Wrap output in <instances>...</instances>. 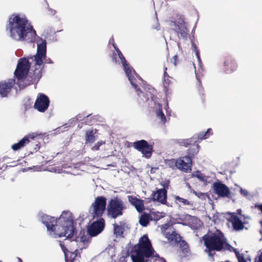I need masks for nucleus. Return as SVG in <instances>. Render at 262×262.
Wrapping results in <instances>:
<instances>
[{
  "instance_id": "nucleus-1",
  "label": "nucleus",
  "mask_w": 262,
  "mask_h": 262,
  "mask_svg": "<svg viewBox=\"0 0 262 262\" xmlns=\"http://www.w3.org/2000/svg\"><path fill=\"white\" fill-rule=\"evenodd\" d=\"M6 29L9 31L10 37L16 41L32 42L36 36V31L28 23V19L26 17H21L18 14L11 15Z\"/></svg>"
},
{
  "instance_id": "nucleus-2",
  "label": "nucleus",
  "mask_w": 262,
  "mask_h": 262,
  "mask_svg": "<svg viewBox=\"0 0 262 262\" xmlns=\"http://www.w3.org/2000/svg\"><path fill=\"white\" fill-rule=\"evenodd\" d=\"M41 219L48 230L51 232L56 231V234L59 237L66 236L70 238L73 236L75 228L69 211H63L59 218L43 214L41 216Z\"/></svg>"
},
{
  "instance_id": "nucleus-3",
  "label": "nucleus",
  "mask_w": 262,
  "mask_h": 262,
  "mask_svg": "<svg viewBox=\"0 0 262 262\" xmlns=\"http://www.w3.org/2000/svg\"><path fill=\"white\" fill-rule=\"evenodd\" d=\"M225 237L223 233L217 229L214 232L209 230L202 237L204 245L206 247L205 251L208 253L209 256L213 257L215 254V251L223 250Z\"/></svg>"
},
{
  "instance_id": "nucleus-4",
  "label": "nucleus",
  "mask_w": 262,
  "mask_h": 262,
  "mask_svg": "<svg viewBox=\"0 0 262 262\" xmlns=\"http://www.w3.org/2000/svg\"><path fill=\"white\" fill-rule=\"evenodd\" d=\"M47 53L46 41L44 40L42 43L37 45V53L34 56V61L35 68L31 76L32 83L38 82L42 76L43 68L41 67L43 61L45 60V63H52L51 59H46Z\"/></svg>"
},
{
  "instance_id": "nucleus-5",
  "label": "nucleus",
  "mask_w": 262,
  "mask_h": 262,
  "mask_svg": "<svg viewBox=\"0 0 262 262\" xmlns=\"http://www.w3.org/2000/svg\"><path fill=\"white\" fill-rule=\"evenodd\" d=\"M155 251L147 234L143 235L139 239L138 248L131 254L133 262H142V256L151 257Z\"/></svg>"
},
{
  "instance_id": "nucleus-6",
  "label": "nucleus",
  "mask_w": 262,
  "mask_h": 262,
  "mask_svg": "<svg viewBox=\"0 0 262 262\" xmlns=\"http://www.w3.org/2000/svg\"><path fill=\"white\" fill-rule=\"evenodd\" d=\"M34 56H28L27 57H23L19 59L17 67L14 71V74L17 79V84L20 88H24L27 84H22L20 83L27 77L28 74L29 69L31 67V63L29 59L34 61Z\"/></svg>"
},
{
  "instance_id": "nucleus-7",
  "label": "nucleus",
  "mask_w": 262,
  "mask_h": 262,
  "mask_svg": "<svg viewBox=\"0 0 262 262\" xmlns=\"http://www.w3.org/2000/svg\"><path fill=\"white\" fill-rule=\"evenodd\" d=\"M125 209L123 202L118 197H115L108 202L107 214L109 217L115 219L122 215Z\"/></svg>"
},
{
  "instance_id": "nucleus-8",
  "label": "nucleus",
  "mask_w": 262,
  "mask_h": 262,
  "mask_svg": "<svg viewBox=\"0 0 262 262\" xmlns=\"http://www.w3.org/2000/svg\"><path fill=\"white\" fill-rule=\"evenodd\" d=\"M178 62V56L174 55L172 58L170 59V61L167 60L166 64H164V79H163V86L164 91L165 93L167 94L169 93L172 88L173 83L171 81L172 77H170L167 73V67H170L171 63H173L174 66L177 65Z\"/></svg>"
},
{
  "instance_id": "nucleus-9",
  "label": "nucleus",
  "mask_w": 262,
  "mask_h": 262,
  "mask_svg": "<svg viewBox=\"0 0 262 262\" xmlns=\"http://www.w3.org/2000/svg\"><path fill=\"white\" fill-rule=\"evenodd\" d=\"M133 147L141 152L146 158H150L152 154L153 145L148 144L145 140H141L133 143Z\"/></svg>"
},
{
  "instance_id": "nucleus-10",
  "label": "nucleus",
  "mask_w": 262,
  "mask_h": 262,
  "mask_svg": "<svg viewBox=\"0 0 262 262\" xmlns=\"http://www.w3.org/2000/svg\"><path fill=\"white\" fill-rule=\"evenodd\" d=\"M119 52L120 54L118 56L121 60V63L123 66L124 70L125 72L127 77H128L129 81H130L131 84L134 86V88H135L137 92H142L139 86L135 82V78H134V76H133L132 73V68L127 63V61L126 60L125 57H124L121 52Z\"/></svg>"
},
{
  "instance_id": "nucleus-11",
  "label": "nucleus",
  "mask_w": 262,
  "mask_h": 262,
  "mask_svg": "<svg viewBox=\"0 0 262 262\" xmlns=\"http://www.w3.org/2000/svg\"><path fill=\"white\" fill-rule=\"evenodd\" d=\"M106 205V199L102 196H98L92 204L93 214L94 217H100L103 214Z\"/></svg>"
},
{
  "instance_id": "nucleus-12",
  "label": "nucleus",
  "mask_w": 262,
  "mask_h": 262,
  "mask_svg": "<svg viewBox=\"0 0 262 262\" xmlns=\"http://www.w3.org/2000/svg\"><path fill=\"white\" fill-rule=\"evenodd\" d=\"M104 227L105 221L103 218L100 217L88 227V233L92 237L96 236L103 230Z\"/></svg>"
},
{
  "instance_id": "nucleus-13",
  "label": "nucleus",
  "mask_w": 262,
  "mask_h": 262,
  "mask_svg": "<svg viewBox=\"0 0 262 262\" xmlns=\"http://www.w3.org/2000/svg\"><path fill=\"white\" fill-rule=\"evenodd\" d=\"M50 104L49 98L44 94H39L34 107L39 112L43 113L48 109Z\"/></svg>"
},
{
  "instance_id": "nucleus-14",
  "label": "nucleus",
  "mask_w": 262,
  "mask_h": 262,
  "mask_svg": "<svg viewBox=\"0 0 262 262\" xmlns=\"http://www.w3.org/2000/svg\"><path fill=\"white\" fill-rule=\"evenodd\" d=\"M192 160L188 156H184L178 159V169L184 172H189L191 170Z\"/></svg>"
},
{
  "instance_id": "nucleus-15",
  "label": "nucleus",
  "mask_w": 262,
  "mask_h": 262,
  "mask_svg": "<svg viewBox=\"0 0 262 262\" xmlns=\"http://www.w3.org/2000/svg\"><path fill=\"white\" fill-rule=\"evenodd\" d=\"M237 68V63L232 56H227L224 58L223 70L226 73H231L236 70Z\"/></svg>"
},
{
  "instance_id": "nucleus-16",
  "label": "nucleus",
  "mask_w": 262,
  "mask_h": 262,
  "mask_svg": "<svg viewBox=\"0 0 262 262\" xmlns=\"http://www.w3.org/2000/svg\"><path fill=\"white\" fill-rule=\"evenodd\" d=\"M37 135L35 133H31L25 136L18 142L13 144L11 148L13 150H18L24 147L27 144L34 140Z\"/></svg>"
},
{
  "instance_id": "nucleus-17",
  "label": "nucleus",
  "mask_w": 262,
  "mask_h": 262,
  "mask_svg": "<svg viewBox=\"0 0 262 262\" xmlns=\"http://www.w3.org/2000/svg\"><path fill=\"white\" fill-rule=\"evenodd\" d=\"M15 83L14 79H9L8 81L0 82V95L2 97H7L11 91L12 88Z\"/></svg>"
},
{
  "instance_id": "nucleus-18",
  "label": "nucleus",
  "mask_w": 262,
  "mask_h": 262,
  "mask_svg": "<svg viewBox=\"0 0 262 262\" xmlns=\"http://www.w3.org/2000/svg\"><path fill=\"white\" fill-rule=\"evenodd\" d=\"M214 192L221 197H227L230 193L229 188L221 182H215L213 184Z\"/></svg>"
},
{
  "instance_id": "nucleus-19",
  "label": "nucleus",
  "mask_w": 262,
  "mask_h": 262,
  "mask_svg": "<svg viewBox=\"0 0 262 262\" xmlns=\"http://www.w3.org/2000/svg\"><path fill=\"white\" fill-rule=\"evenodd\" d=\"M164 188L163 189H159L155 192L152 194V199L154 201H158L162 204H165L167 199V191L165 188L168 187V185H164Z\"/></svg>"
},
{
  "instance_id": "nucleus-20",
  "label": "nucleus",
  "mask_w": 262,
  "mask_h": 262,
  "mask_svg": "<svg viewBox=\"0 0 262 262\" xmlns=\"http://www.w3.org/2000/svg\"><path fill=\"white\" fill-rule=\"evenodd\" d=\"M128 199L129 203L135 207L138 212H142L145 209L143 200L131 195L128 196Z\"/></svg>"
},
{
  "instance_id": "nucleus-21",
  "label": "nucleus",
  "mask_w": 262,
  "mask_h": 262,
  "mask_svg": "<svg viewBox=\"0 0 262 262\" xmlns=\"http://www.w3.org/2000/svg\"><path fill=\"white\" fill-rule=\"evenodd\" d=\"M228 221L232 223L233 229L236 231L243 230L244 228L243 223L235 214H232Z\"/></svg>"
},
{
  "instance_id": "nucleus-22",
  "label": "nucleus",
  "mask_w": 262,
  "mask_h": 262,
  "mask_svg": "<svg viewBox=\"0 0 262 262\" xmlns=\"http://www.w3.org/2000/svg\"><path fill=\"white\" fill-rule=\"evenodd\" d=\"M198 141V140H195L193 143L189 146L187 150V155L186 156L190 157L191 160L199 151L200 146Z\"/></svg>"
},
{
  "instance_id": "nucleus-23",
  "label": "nucleus",
  "mask_w": 262,
  "mask_h": 262,
  "mask_svg": "<svg viewBox=\"0 0 262 262\" xmlns=\"http://www.w3.org/2000/svg\"><path fill=\"white\" fill-rule=\"evenodd\" d=\"M165 236L170 242L179 243L181 241V237L180 235L177 233L175 231H173L171 233H165Z\"/></svg>"
},
{
  "instance_id": "nucleus-24",
  "label": "nucleus",
  "mask_w": 262,
  "mask_h": 262,
  "mask_svg": "<svg viewBox=\"0 0 262 262\" xmlns=\"http://www.w3.org/2000/svg\"><path fill=\"white\" fill-rule=\"evenodd\" d=\"M176 31L179 37L186 38L188 35V30L184 24L180 23L176 26Z\"/></svg>"
},
{
  "instance_id": "nucleus-25",
  "label": "nucleus",
  "mask_w": 262,
  "mask_h": 262,
  "mask_svg": "<svg viewBox=\"0 0 262 262\" xmlns=\"http://www.w3.org/2000/svg\"><path fill=\"white\" fill-rule=\"evenodd\" d=\"M97 132V129H95V132L93 129L87 130L85 132V144L92 143L96 140V137L95 134Z\"/></svg>"
},
{
  "instance_id": "nucleus-26",
  "label": "nucleus",
  "mask_w": 262,
  "mask_h": 262,
  "mask_svg": "<svg viewBox=\"0 0 262 262\" xmlns=\"http://www.w3.org/2000/svg\"><path fill=\"white\" fill-rule=\"evenodd\" d=\"M151 221L149 213H143L140 217L139 223L143 227H146Z\"/></svg>"
},
{
  "instance_id": "nucleus-27",
  "label": "nucleus",
  "mask_w": 262,
  "mask_h": 262,
  "mask_svg": "<svg viewBox=\"0 0 262 262\" xmlns=\"http://www.w3.org/2000/svg\"><path fill=\"white\" fill-rule=\"evenodd\" d=\"M195 140V138L194 137L181 139L177 141V143L180 146L188 147L193 143Z\"/></svg>"
},
{
  "instance_id": "nucleus-28",
  "label": "nucleus",
  "mask_w": 262,
  "mask_h": 262,
  "mask_svg": "<svg viewBox=\"0 0 262 262\" xmlns=\"http://www.w3.org/2000/svg\"><path fill=\"white\" fill-rule=\"evenodd\" d=\"M173 198L176 203L177 204H182L184 206L192 205L191 202L178 195H174Z\"/></svg>"
},
{
  "instance_id": "nucleus-29",
  "label": "nucleus",
  "mask_w": 262,
  "mask_h": 262,
  "mask_svg": "<svg viewBox=\"0 0 262 262\" xmlns=\"http://www.w3.org/2000/svg\"><path fill=\"white\" fill-rule=\"evenodd\" d=\"M165 164L172 169H178V159L166 160Z\"/></svg>"
},
{
  "instance_id": "nucleus-30",
  "label": "nucleus",
  "mask_w": 262,
  "mask_h": 262,
  "mask_svg": "<svg viewBox=\"0 0 262 262\" xmlns=\"http://www.w3.org/2000/svg\"><path fill=\"white\" fill-rule=\"evenodd\" d=\"M212 129L211 128H208L206 132H205V133L202 132V133H199L198 135L197 139H198V140H202L203 139L208 138L210 136V135H212Z\"/></svg>"
},
{
  "instance_id": "nucleus-31",
  "label": "nucleus",
  "mask_w": 262,
  "mask_h": 262,
  "mask_svg": "<svg viewBox=\"0 0 262 262\" xmlns=\"http://www.w3.org/2000/svg\"><path fill=\"white\" fill-rule=\"evenodd\" d=\"M151 221H157L164 216L162 212H151L149 213Z\"/></svg>"
},
{
  "instance_id": "nucleus-32",
  "label": "nucleus",
  "mask_w": 262,
  "mask_h": 262,
  "mask_svg": "<svg viewBox=\"0 0 262 262\" xmlns=\"http://www.w3.org/2000/svg\"><path fill=\"white\" fill-rule=\"evenodd\" d=\"M157 116L161 120V121L163 123L166 122L165 116L163 112L162 105L160 104H159V108L157 112Z\"/></svg>"
},
{
  "instance_id": "nucleus-33",
  "label": "nucleus",
  "mask_w": 262,
  "mask_h": 262,
  "mask_svg": "<svg viewBox=\"0 0 262 262\" xmlns=\"http://www.w3.org/2000/svg\"><path fill=\"white\" fill-rule=\"evenodd\" d=\"M114 233L118 236H122L124 232V228L116 224H114Z\"/></svg>"
},
{
  "instance_id": "nucleus-34",
  "label": "nucleus",
  "mask_w": 262,
  "mask_h": 262,
  "mask_svg": "<svg viewBox=\"0 0 262 262\" xmlns=\"http://www.w3.org/2000/svg\"><path fill=\"white\" fill-rule=\"evenodd\" d=\"M79 235L80 242L82 243H88L90 242V236L88 235H85L84 231H80Z\"/></svg>"
},
{
  "instance_id": "nucleus-35",
  "label": "nucleus",
  "mask_w": 262,
  "mask_h": 262,
  "mask_svg": "<svg viewBox=\"0 0 262 262\" xmlns=\"http://www.w3.org/2000/svg\"><path fill=\"white\" fill-rule=\"evenodd\" d=\"M198 91L199 94L200 95L201 100H202V101H204L205 100L204 89L200 81L198 82Z\"/></svg>"
},
{
  "instance_id": "nucleus-36",
  "label": "nucleus",
  "mask_w": 262,
  "mask_h": 262,
  "mask_svg": "<svg viewBox=\"0 0 262 262\" xmlns=\"http://www.w3.org/2000/svg\"><path fill=\"white\" fill-rule=\"evenodd\" d=\"M234 248L232 247L227 242L226 238L225 237V243L223 244V250H228L230 252H232Z\"/></svg>"
},
{
  "instance_id": "nucleus-37",
  "label": "nucleus",
  "mask_w": 262,
  "mask_h": 262,
  "mask_svg": "<svg viewBox=\"0 0 262 262\" xmlns=\"http://www.w3.org/2000/svg\"><path fill=\"white\" fill-rule=\"evenodd\" d=\"M180 242V247L182 248L183 252H188L189 248L188 244L184 241H181Z\"/></svg>"
},
{
  "instance_id": "nucleus-38",
  "label": "nucleus",
  "mask_w": 262,
  "mask_h": 262,
  "mask_svg": "<svg viewBox=\"0 0 262 262\" xmlns=\"http://www.w3.org/2000/svg\"><path fill=\"white\" fill-rule=\"evenodd\" d=\"M152 257H154V261L153 262H166V260L160 257L159 255L157 253H154V254L152 255Z\"/></svg>"
},
{
  "instance_id": "nucleus-39",
  "label": "nucleus",
  "mask_w": 262,
  "mask_h": 262,
  "mask_svg": "<svg viewBox=\"0 0 262 262\" xmlns=\"http://www.w3.org/2000/svg\"><path fill=\"white\" fill-rule=\"evenodd\" d=\"M73 255L74 254L72 253H70L69 254H65V258L66 262H74L75 256L73 257Z\"/></svg>"
},
{
  "instance_id": "nucleus-40",
  "label": "nucleus",
  "mask_w": 262,
  "mask_h": 262,
  "mask_svg": "<svg viewBox=\"0 0 262 262\" xmlns=\"http://www.w3.org/2000/svg\"><path fill=\"white\" fill-rule=\"evenodd\" d=\"M30 143L34 144V147L33 148V150L34 151H37L39 150L40 148V143L36 140V138L34 139V140L32 141Z\"/></svg>"
},
{
  "instance_id": "nucleus-41",
  "label": "nucleus",
  "mask_w": 262,
  "mask_h": 262,
  "mask_svg": "<svg viewBox=\"0 0 262 262\" xmlns=\"http://www.w3.org/2000/svg\"><path fill=\"white\" fill-rule=\"evenodd\" d=\"M104 143V142H103L102 141H98L94 145L93 147H92V150H98L99 149V147L101 145H102V144Z\"/></svg>"
},
{
  "instance_id": "nucleus-42",
  "label": "nucleus",
  "mask_w": 262,
  "mask_h": 262,
  "mask_svg": "<svg viewBox=\"0 0 262 262\" xmlns=\"http://www.w3.org/2000/svg\"><path fill=\"white\" fill-rule=\"evenodd\" d=\"M195 177L200 181H204L205 180L204 176L200 171H198L196 173Z\"/></svg>"
},
{
  "instance_id": "nucleus-43",
  "label": "nucleus",
  "mask_w": 262,
  "mask_h": 262,
  "mask_svg": "<svg viewBox=\"0 0 262 262\" xmlns=\"http://www.w3.org/2000/svg\"><path fill=\"white\" fill-rule=\"evenodd\" d=\"M192 46L194 47V51L195 52V54H196L197 58L199 60H200L201 58H200V53H199V50L197 49V47L196 46V45H194V43H193Z\"/></svg>"
},
{
  "instance_id": "nucleus-44",
  "label": "nucleus",
  "mask_w": 262,
  "mask_h": 262,
  "mask_svg": "<svg viewBox=\"0 0 262 262\" xmlns=\"http://www.w3.org/2000/svg\"><path fill=\"white\" fill-rule=\"evenodd\" d=\"M143 257V258H142V262H151V260L149 259V258H154V257H152V256H151V257H145V255H143L142 256Z\"/></svg>"
},
{
  "instance_id": "nucleus-45",
  "label": "nucleus",
  "mask_w": 262,
  "mask_h": 262,
  "mask_svg": "<svg viewBox=\"0 0 262 262\" xmlns=\"http://www.w3.org/2000/svg\"><path fill=\"white\" fill-rule=\"evenodd\" d=\"M232 252H233L235 254L236 257H238V256L241 255L239 252L235 248L234 249V250H233Z\"/></svg>"
},
{
  "instance_id": "nucleus-46",
  "label": "nucleus",
  "mask_w": 262,
  "mask_h": 262,
  "mask_svg": "<svg viewBox=\"0 0 262 262\" xmlns=\"http://www.w3.org/2000/svg\"><path fill=\"white\" fill-rule=\"evenodd\" d=\"M232 252H233L235 254L236 257H238V256L241 255L239 252L235 248L234 249V250H233Z\"/></svg>"
},
{
  "instance_id": "nucleus-47",
  "label": "nucleus",
  "mask_w": 262,
  "mask_h": 262,
  "mask_svg": "<svg viewBox=\"0 0 262 262\" xmlns=\"http://www.w3.org/2000/svg\"><path fill=\"white\" fill-rule=\"evenodd\" d=\"M259 262H262V252L260 253L259 256Z\"/></svg>"
},
{
  "instance_id": "nucleus-48",
  "label": "nucleus",
  "mask_w": 262,
  "mask_h": 262,
  "mask_svg": "<svg viewBox=\"0 0 262 262\" xmlns=\"http://www.w3.org/2000/svg\"><path fill=\"white\" fill-rule=\"evenodd\" d=\"M116 56V53H114V57H113L112 58H113V60H114L115 62H116V61H117Z\"/></svg>"
},
{
  "instance_id": "nucleus-49",
  "label": "nucleus",
  "mask_w": 262,
  "mask_h": 262,
  "mask_svg": "<svg viewBox=\"0 0 262 262\" xmlns=\"http://www.w3.org/2000/svg\"><path fill=\"white\" fill-rule=\"evenodd\" d=\"M258 208L262 212V204L258 205Z\"/></svg>"
},
{
  "instance_id": "nucleus-50",
  "label": "nucleus",
  "mask_w": 262,
  "mask_h": 262,
  "mask_svg": "<svg viewBox=\"0 0 262 262\" xmlns=\"http://www.w3.org/2000/svg\"><path fill=\"white\" fill-rule=\"evenodd\" d=\"M113 47L115 48V49L116 50L117 48H118L117 45H116L115 43L113 42Z\"/></svg>"
},
{
  "instance_id": "nucleus-51",
  "label": "nucleus",
  "mask_w": 262,
  "mask_h": 262,
  "mask_svg": "<svg viewBox=\"0 0 262 262\" xmlns=\"http://www.w3.org/2000/svg\"><path fill=\"white\" fill-rule=\"evenodd\" d=\"M116 52H117L118 55V56H119V54H120V52H121V51H120V50H119L118 48H117V49H116Z\"/></svg>"
},
{
  "instance_id": "nucleus-52",
  "label": "nucleus",
  "mask_w": 262,
  "mask_h": 262,
  "mask_svg": "<svg viewBox=\"0 0 262 262\" xmlns=\"http://www.w3.org/2000/svg\"><path fill=\"white\" fill-rule=\"evenodd\" d=\"M154 169V168H151V172H152V171H154V169Z\"/></svg>"
},
{
  "instance_id": "nucleus-53",
  "label": "nucleus",
  "mask_w": 262,
  "mask_h": 262,
  "mask_svg": "<svg viewBox=\"0 0 262 262\" xmlns=\"http://www.w3.org/2000/svg\"><path fill=\"white\" fill-rule=\"evenodd\" d=\"M154 169V168H151V172H152V171H154V169Z\"/></svg>"
},
{
  "instance_id": "nucleus-54",
  "label": "nucleus",
  "mask_w": 262,
  "mask_h": 262,
  "mask_svg": "<svg viewBox=\"0 0 262 262\" xmlns=\"http://www.w3.org/2000/svg\"><path fill=\"white\" fill-rule=\"evenodd\" d=\"M19 261H21V259L19 258Z\"/></svg>"
},
{
  "instance_id": "nucleus-55",
  "label": "nucleus",
  "mask_w": 262,
  "mask_h": 262,
  "mask_svg": "<svg viewBox=\"0 0 262 262\" xmlns=\"http://www.w3.org/2000/svg\"><path fill=\"white\" fill-rule=\"evenodd\" d=\"M19 261H21V259L19 258Z\"/></svg>"
},
{
  "instance_id": "nucleus-56",
  "label": "nucleus",
  "mask_w": 262,
  "mask_h": 262,
  "mask_svg": "<svg viewBox=\"0 0 262 262\" xmlns=\"http://www.w3.org/2000/svg\"><path fill=\"white\" fill-rule=\"evenodd\" d=\"M173 23L176 26V23L175 22H173Z\"/></svg>"
}]
</instances>
